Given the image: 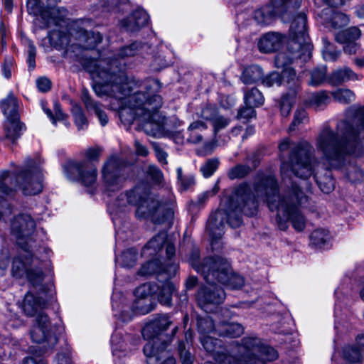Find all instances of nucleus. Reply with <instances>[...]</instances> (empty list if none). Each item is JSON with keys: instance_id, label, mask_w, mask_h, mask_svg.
<instances>
[{"instance_id": "nucleus-6", "label": "nucleus", "mask_w": 364, "mask_h": 364, "mask_svg": "<svg viewBox=\"0 0 364 364\" xmlns=\"http://www.w3.org/2000/svg\"><path fill=\"white\" fill-rule=\"evenodd\" d=\"M282 178L290 177L293 173L301 178H307L313 174L311 156L314 148L307 141H301L291 147V141L285 138L279 144Z\"/></svg>"}, {"instance_id": "nucleus-9", "label": "nucleus", "mask_w": 364, "mask_h": 364, "mask_svg": "<svg viewBox=\"0 0 364 364\" xmlns=\"http://www.w3.org/2000/svg\"><path fill=\"white\" fill-rule=\"evenodd\" d=\"M127 178L123 161L118 156L112 155L105 161L101 170V178L106 194L111 196L119 191Z\"/></svg>"}, {"instance_id": "nucleus-36", "label": "nucleus", "mask_w": 364, "mask_h": 364, "mask_svg": "<svg viewBox=\"0 0 364 364\" xmlns=\"http://www.w3.org/2000/svg\"><path fill=\"white\" fill-rule=\"evenodd\" d=\"M207 125L201 121H196L190 124L188 128V137L187 140L193 144H198L202 141V132L207 129Z\"/></svg>"}, {"instance_id": "nucleus-35", "label": "nucleus", "mask_w": 364, "mask_h": 364, "mask_svg": "<svg viewBox=\"0 0 364 364\" xmlns=\"http://www.w3.org/2000/svg\"><path fill=\"white\" fill-rule=\"evenodd\" d=\"M362 36V31L356 26L342 30L335 34V40L339 43L356 42Z\"/></svg>"}, {"instance_id": "nucleus-40", "label": "nucleus", "mask_w": 364, "mask_h": 364, "mask_svg": "<svg viewBox=\"0 0 364 364\" xmlns=\"http://www.w3.org/2000/svg\"><path fill=\"white\" fill-rule=\"evenodd\" d=\"M71 112L73 114L74 122L78 129H84L87 127L88 121L84 114L82 107L74 102H71Z\"/></svg>"}, {"instance_id": "nucleus-29", "label": "nucleus", "mask_w": 364, "mask_h": 364, "mask_svg": "<svg viewBox=\"0 0 364 364\" xmlns=\"http://www.w3.org/2000/svg\"><path fill=\"white\" fill-rule=\"evenodd\" d=\"M1 108L6 119L19 117L18 101L12 93H9L7 97L1 102Z\"/></svg>"}, {"instance_id": "nucleus-23", "label": "nucleus", "mask_w": 364, "mask_h": 364, "mask_svg": "<svg viewBox=\"0 0 364 364\" xmlns=\"http://www.w3.org/2000/svg\"><path fill=\"white\" fill-rule=\"evenodd\" d=\"M81 100L88 112H94L102 127H105L107 124L109 119L106 112L103 110L102 105L92 99L87 90L82 89Z\"/></svg>"}, {"instance_id": "nucleus-27", "label": "nucleus", "mask_w": 364, "mask_h": 364, "mask_svg": "<svg viewBox=\"0 0 364 364\" xmlns=\"http://www.w3.org/2000/svg\"><path fill=\"white\" fill-rule=\"evenodd\" d=\"M303 53L301 49H293L291 48V41L289 42L288 52L287 53H279L275 57V65L277 68H286L289 67V65L295 59H301L303 61L308 60L311 55L305 58L304 57L298 56Z\"/></svg>"}, {"instance_id": "nucleus-55", "label": "nucleus", "mask_w": 364, "mask_h": 364, "mask_svg": "<svg viewBox=\"0 0 364 364\" xmlns=\"http://www.w3.org/2000/svg\"><path fill=\"white\" fill-rule=\"evenodd\" d=\"M121 259L124 267H132L136 264L137 253L134 250H127L122 254Z\"/></svg>"}, {"instance_id": "nucleus-11", "label": "nucleus", "mask_w": 364, "mask_h": 364, "mask_svg": "<svg viewBox=\"0 0 364 364\" xmlns=\"http://www.w3.org/2000/svg\"><path fill=\"white\" fill-rule=\"evenodd\" d=\"M289 33L291 48L301 49L303 53L299 56L308 58L311 55L312 45L309 42L306 15L300 12L294 16L291 22Z\"/></svg>"}, {"instance_id": "nucleus-63", "label": "nucleus", "mask_w": 364, "mask_h": 364, "mask_svg": "<svg viewBox=\"0 0 364 364\" xmlns=\"http://www.w3.org/2000/svg\"><path fill=\"white\" fill-rule=\"evenodd\" d=\"M343 51L348 55L355 54L360 48V44L357 42L343 43Z\"/></svg>"}, {"instance_id": "nucleus-4", "label": "nucleus", "mask_w": 364, "mask_h": 364, "mask_svg": "<svg viewBox=\"0 0 364 364\" xmlns=\"http://www.w3.org/2000/svg\"><path fill=\"white\" fill-rule=\"evenodd\" d=\"M114 205L119 210L128 205L136 206L135 214L137 218H149L155 224L167 223L171 225L174 216L173 200L164 202L146 196L143 188L139 186L121 193L117 196Z\"/></svg>"}, {"instance_id": "nucleus-46", "label": "nucleus", "mask_w": 364, "mask_h": 364, "mask_svg": "<svg viewBox=\"0 0 364 364\" xmlns=\"http://www.w3.org/2000/svg\"><path fill=\"white\" fill-rule=\"evenodd\" d=\"M327 68L326 66L316 68L310 72L309 85L318 86L326 80Z\"/></svg>"}, {"instance_id": "nucleus-62", "label": "nucleus", "mask_w": 364, "mask_h": 364, "mask_svg": "<svg viewBox=\"0 0 364 364\" xmlns=\"http://www.w3.org/2000/svg\"><path fill=\"white\" fill-rule=\"evenodd\" d=\"M36 85L40 91L46 92L50 89L51 82L48 78L43 77L36 80Z\"/></svg>"}, {"instance_id": "nucleus-54", "label": "nucleus", "mask_w": 364, "mask_h": 364, "mask_svg": "<svg viewBox=\"0 0 364 364\" xmlns=\"http://www.w3.org/2000/svg\"><path fill=\"white\" fill-rule=\"evenodd\" d=\"M219 160L216 158L208 159L201 167L200 171L205 178H208L213 174L219 166Z\"/></svg>"}, {"instance_id": "nucleus-43", "label": "nucleus", "mask_w": 364, "mask_h": 364, "mask_svg": "<svg viewBox=\"0 0 364 364\" xmlns=\"http://www.w3.org/2000/svg\"><path fill=\"white\" fill-rule=\"evenodd\" d=\"M132 307L136 312L146 314L154 309V304L152 299L149 297L146 299L135 298Z\"/></svg>"}, {"instance_id": "nucleus-44", "label": "nucleus", "mask_w": 364, "mask_h": 364, "mask_svg": "<svg viewBox=\"0 0 364 364\" xmlns=\"http://www.w3.org/2000/svg\"><path fill=\"white\" fill-rule=\"evenodd\" d=\"M334 100L341 104H348L355 99V93L349 89H338L331 92Z\"/></svg>"}, {"instance_id": "nucleus-48", "label": "nucleus", "mask_w": 364, "mask_h": 364, "mask_svg": "<svg viewBox=\"0 0 364 364\" xmlns=\"http://www.w3.org/2000/svg\"><path fill=\"white\" fill-rule=\"evenodd\" d=\"M156 292V284L145 283L139 286L134 291L135 297L137 299H152V294Z\"/></svg>"}, {"instance_id": "nucleus-22", "label": "nucleus", "mask_w": 364, "mask_h": 364, "mask_svg": "<svg viewBox=\"0 0 364 364\" xmlns=\"http://www.w3.org/2000/svg\"><path fill=\"white\" fill-rule=\"evenodd\" d=\"M148 14L143 9H138L121 21V26L129 32L138 31L148 22Z\"/></svg>"}, {"instance_id": "nucleus-2", "label": "nucleus", "mask_w": 364, "mask_h": 364, "mask_svg": "<svg viewBox=\"0 0 364 364\" xmlns=\"http://www.w3.org/2000/svg\"><path fill=\"white\" fill-rule=\"evenodd\" d=\"M94 92L100 97L114 99L121 122L130 125L139 118L142 129L150 136H158L162 131V122L158 110L162 99L156 93L161 89L160 82L154 79L144 81L128 77L119 66L113 70L109 64L102 62L94 72Z\"/></svg>"}, {"instance_id": "nucleus-7", "label": "nucleus", "mask_w": 364, "mask_h": 364, "mask_svg": "<svg viewBox=\"0 0 364 364\" xmlns=\"http://www.w3.org/2000/svg\"><path fill=\"white\" fill-rule=\"evenodd\" d=\"M171 325L172 321L168 315H161L151 320L142 328L144 338L149 340L143 349L147 364H159L164 357L165 350L178 331V327L175 326L171 333H166Z\"/></svg>"}, {"instance_id": "nucleus-42", "label": "nucleus", "mask_w": 364, "mask_h": 364, "mask_svg": "<svg viewBox=\"0 0 364 364\" xmlns=\"http://www.w3.org/2000/svg\"><path fill=\"white\" fill-rule=\"evenodd\" d=\"M281 77L282 82H286L288 85H290L289 89H295L296 91H299V77L296 76L295 70L291 67H287L283 69Z\"/></svg>"}, {"instance_id": "nucleus-51", "label": "nucleus", "mask_w": 364, "mask_h": 364, "mask_svg": "<svg viewBox=\"0 0 364 364\" xmlns=\"http://www.w3.org/2000/svg\"><path fill=\"white\" fill-rule=\"evenodd\" d=\"M309 122V117L306 111L304 109H297L294 113V119L291 123L288 132H292L301 124Z\"/></svg>"}, {"instance_id": "nucleus-30", "label": "nucleus", "mask_w": 364, "mask_h": 364, "mask_svg": "<svg viewBox=\"0 0 364 364\" xmlns=\"http://www.w3.org/2000/svg\"><path fill=\"white\" fill-rule=\"evenodd\" d=\"M258 165L259 161L257 160L252 161V166L247 164H238L229 169L228 177L231 180L243 178L248 176Z\"/></svg>"}, {"instance_id": "nucleus-58", "label": "nucleus", "mask_w": 364, "mask_h": 364, "mask_svg": "<svg viewBox=\"0 0 364 364\" xmlns=\"http://www.w3.org/2000/svg\"><path fill=\"white\" fill-rule=\"evenodd\" d=\"M262 84L267 87L279 86L282 83L281 75L277 72H272L262 79Z\"/></svg>"}, {"instance_id": "nucleus-5", "label": "nucleus", "mask_w": 364, "mask_h": 364, "mask_svg": "<svg viewBox=\"0 0 364 364\" xmlns=\"http://www.w3.org/2000/svg\"><path fill=\"white\" fill-rule=\"evenodd\" d=\"M41 159H27L25 168L13 173L4 171L0 173V199L14 194L16 188L19 187L24 195H36L43 190V173Z\"/></svg>"}, {"instance_id": "nucleus-34", "label": "nucleus", "mask_w": 364, "mask_h": 364, "mask_svg": "<svg viewBox=\"0 0 364 364\" xmlns=\"http://www.w3.org/2000/svg\"><path fill=\"white\" fill-rule=\"evenodd\" d=\"M262 69L258 65H252L244 69L241 80L245 85H252L262 80Z\"/></svg>"}, {"instance_id": "nucleus-16", "label": "nucleus", "mask_w": 364, "mask_h": 364, "mask_svg": "<svg viewBox=\"0 0 364 364\" xmlns=\"http://www.w3.org/2000/svg\"><path fill=\"white\" fill-rule=\"evenodd\" d=\"M138 50V44L134 43L130 46H127L122 47L117 54V57L114 58H108V59H100L92 63L88 67V70L91 73L92 78L94 79V72L95 70L98 69L100 64L102 62H105L109 64L110 67L114 70L116 65L119 66V68L126 74V73L122 69V63L121 60L124 59L126 57L133 56L134 55Z\"/></svg>"}, {"instance_id": "nucleus-61", "label": "nucleus", "mask_w": 364, "mask_h": 364, "mask_svg": "<svg viewBox=\"0 0 364 364\" xmlns=\"http://www.w3.org/2000/svg\"><path fill=\"white\" fill-rule=\"evenodd\" d=\"M147 172L155 183H160L161 182L163 173L159 168L155 166H149Z\"/></svg>"}, {"instance_id": "nucleus-41", "label": "nucleus", "mask_w": 364, "mask_h": 364, "mask_svg": "<svg viewBox=\"0 0 364 364\" xmlns=\"http://www.w3.org/2000/svg\"><path fill=\"white\" fill-rule=\"evenodd\" d=\"M245 104L259 107L263 105L264 98L262 92L256 87L245 90Z\"/></svg>"}, {"instance_id": "nucleus-19", "label": "nucleus", "mask_w": 364, "mask_h": 364, "mask_svg": "<svg viewBox=\"0 0 364 364\" xmlns=\"http://www.w3.org/2000/svg\"><path fill=\"white\" fill-rule=\"evenodd\" d=\"M138 338L133 339L129 334L124 336L121 332H114L111 338L113 355L118 358L127 355L132 350V346H136Z\"/></svg>"}, {"instance_id": "nucleus-52", "label": "nucleus", "mask_w": 364, "mask_h": 364, "mask_svg": "<svg viewBox=\"0 0 364 364\" xmlns=\"http://www.w3.org/2000/svg\"><path fill=\"white\" fill-rule=\"evenodd\" d=\"M324 48L323 50V56L325 60L335 61L336 60L341 52L337 50L333 44H331L326 38H323Z\"/></svg>"}, {"instance_id": "nucleus-1", "label": "nucleus", "mask_w": 364, "mask_h": 364, "mask_svg": "<svg viewBox=\"0 0 364 364\" xmlns=\"http://www.w3.org/2000/svg\"><path fill=\"white\" fill-rule=\"evenodd\" d=\"M278 183L272 173H259L254 181V193L247 183L235 187L231 194L222 199L224 209L212 214L208 220L206 230L213 247L223 235L225 224L236 228L242 223L241 214L252 216L257 213L258 200L267 202L271 211H277L276 222L281 230H287L290 221L293 228L301 232L306 228V219L297 208L307 200L301 190L293 185L292 196H280Z\"/></svg>"}, {"instance_id": "nucleus-56", "label": "nucleus", "mask_w": 364, "mask_h": 364, "mask_svg": "<svg viewBox=\"0 0 364 364\" xmlns=\"http://www.w3.org/2000/svg\"><path fill=\"white\" fill-rule=\"evenodd\" d=\"M178 352L182 364H192L193 362V356L191 353L186 350L183 341H179L178 343Z\"/></svg>"}, {"instance_id": "nucleus-15", "label": "nucleus", "mask_w": 364, "mask_h": 364, "mask_svg": "<svg viewBox=\"0 0 364 364\" xmlns=\"http://www.w3.org/2000/svg\"><path fill=\"white\" fill-rule=\"evenodd\" d=\"M43 0H28L27 9L28 11L41 18L44 27H49L51 24H58V20L63 17L59 8L48 4L46 8H43Z\"/></svg>"}, {"instance_id": "nucleus-45", "label": "nucleus", "mask_w": 364, "mask_h": 364, "mask_svg": "<svg viewBox=\"0 0 364 364\" xmlns=\"http://www.w3.org/2000/svg\"><path fill=\"white\" fill-rule=\"evenodd\" d=\"M54 111L55 114H53L50 109H44V112L53 124H56L58 121H60L63 122L66 127H68L70 123L68 122V115L63 112L58 103L54 105Z\"/></svg>"}, {"instance_id": "nucleus-28", "label": "nucleus", "mask_w": 364, "mask_h": 364, "mask_svg": "<svg viewBox=\"0 0 364 364\" xmlns=\"http://www.w3.org/2000/svg\"><path fill=\"white\" fill-rule=\"evenodd\" d=\"M26 130L25 125L17 119H6L4 124V131L6 137L11 140L13 143L15 142Z\"/></svg>"}, {"instance_id": "nucleus-3", "label": "nucleus", "mask_w": 364, "mask_h": 364, "mask_svg": "<svg viewBox=\"0 0 364 364\" xmlns=\"http://www.w3.org/2000/svg\"><path fill=\"white\" fill-rule=\"evenodd\" d=\"M51 284H43L40 282L33 286V290L29 291L24 296L22 309L28 316H36L31 330V337L33 342L44 343L46 348H53L58 343V338L53 331L50 321L43 311L47 306V294L52 291Z\"/></svg>"}, {"instance_id": "nucleus-21", "label": "nucleus", "mask_w": 364, "mask_h": 364, "mask_svg": "<svg viewBox=\"0 0 364 364\" xmlns=\"http://www.w3.org/2000/svg\"><path fill=\"white\" fill-rule=\"evenodd\" d=\"M178 266L174 262H169L165 267H161L159 265V261L151 260L144 264L141 269L140 274L141 275H149L151 274H166V279L168 280L169 278L176 275Z\"/></svg>"}, {"instance_id": "nucleus-53", "label": "nucleus", "mask_w": 364, "mask_h": 364, "mask_svg": "<svg viewBox=\"0 0 364 364\" xmlns=\"http://www.w3.org/2000/svg\"><path fill=\"white\" fill-rule=\"evenodd\" d=\"M177 178L180 184L181 189L186 191L195 184V178L192 175H183V171L181 167L176 169Z\"/></svg>"}, {"instance_id": "nucleus-31", "label": "nucleus", "mask_w": 364, "mask_h": 364, "mask_svg": "<svg viewBox=\"0 0 364 364\" xmlns=\"http://www.w3.org/2000/svg\"><path fill=\"white\" fill-rule=\"evenodd\" d=\"M298 91L295 89H289L288 92L281 97L279 102L282 116H289L294 105L296 102Z\"/></svg>"}, {"instance_id": "nucleus-59", "label": "nucleus", "mask_w": 364, "mask_h": 364, "mask_svg": "<svg viewBox=\"0 0 364 364\" xmlns=\"http://www.w3.org/2000/svg\"><path fill=\"white\" fill-rule=\"evenodd\" d=\"M255 106L253 105H245V107L241 108L237 114V117L239 119H249L250 118H252L255 117V110L254 109V107Z\"/></svg>"}, {"instance_id": "nucleus-25", "label": "nucleus", "mask_w": 364, "mask_h": 364, "mask_svg": "<svg viewBox=\"0 0 364 364\" xmlns=\"http://www.w3.org/2000/svg\"><path fill=\"white\" fill-rule=\"evenodd\" d=\"M362 75L356 74L351 68L344 67L334 70L328 77V82L334 86L346 82L360 80Z\"/></svg>"}, {"instance_id": "nucleus-64", "label": "nucleus", "mask_w": 364, "mask_h": 364, "mask_svg": "<svg viewBox=\"0 0 364 364\" xmlns=\"http://www.w3.org/2000/svg\"><path fill=\"white\" fill-rule=\"evenodd\" d=\"M200 115L204 119L212 121L216 115V110L213 107L207 106L202 109Z\"/></svg>"}, {"instance_id": "nucleus-33", "label": "nucleus", "mask_w": 364, "mask_h": 364, "mask_svg": "<svg viewBox=\"0 0 364 364\" xmlns=\"http://www.w3.org/2000/svg\"><path fill=\"white\" fill-rule=\"evenodd\" d=\"M216 332L220 336L236 338L240 336L243 332V327L237 323H225L218 325Z\"/></svg>"}, {"instance_id": "nucleus-24", "label": "nucleus", "mask_w": 364, "mask_h": 364, "mask_svg": "<svg viewBox=\"0 0 364 364\" xmlns=\"http://www.w3.org/2000/svg\"><path fill=\"white\" fill-rule=\"evenodd\" d=\"M284 36L276 32H269L264 35L258 42L261 52L270 53L277 50L282 45Z\"/></svg>"}, {"instance_id": "nucleus-39", "label": "nucleus", "mask_w": 364, "mask_h": 364, "mask_svg": "<svg viewBox=\"0 0 364 364\" xmlns=\"http://www.w3.org/2000/svg\"><path fill=\"white\" fill-rule=\"evenodd\" d=\"M314 178L321 191L324 193H329L334 189L335 181L332 177L331 171H326L323 176L316 173Z\"/></svg>"}, {"instance_id": "nucleus-26", "label": "nucleus", "mask_w": 364, "mask_h": 364, "mask_svg": "<svg viewBox=\"0 0 364 364\" xmlns=\"http://www.w3.org/2000/svg\"><path fill=\"white\" fill-rule=\"evenodd\" d=\"M77 40V45L83 49H92L102 40L99 32L87 31L80 29L75 37Z\"/></svg>"}, {"instance_id": "nucleus-14", "label": "nucleus", "mask_w": 364, "mask_h": 364, "mask_svg": "<svg viewBox=\"0 0 364 364\" xmlns=\"http://www.w3.org/2000/svg\"><path fill=\"white\" fill-rule=\"evenodd\" d=\"M36 223L28 215L21 214L14 218L11 222V233L16 237L18 245L21 249L27 250L34 240L32 234Z\"/></svg>"}, {"instance_id": "nucleus-32", "label": "nucleus", "mask_w": 364, "mask_h": 364, "mask_svg": "<svg viewBox=\"0 0 364 364\" xmlns=\"http://www.w3.org/2000/svg\"><path fill=\"white\" fill-rule=\"evenodd\" d=\"M48 36L50 44L57 49L67 48L71 42L70 35L60 30L50 31Z\"/></svg>"}, {"instance_id": "nucleus-38", "label": "nucleus", "mask_w": 364, "mask_h": 364, "mask_svg": "<svg viewBox=\"0 0 364 364\" xmlns=\"http://www.w3.org/2000/svg\"><path fill=\"white\" fill-rule=\"evenodd\" d=\"M158 289L159 290L158 293L159 302L163 305L170 306L174 291L173 284L169 280H166L161 285H156V290Z\"/></svg>"}, {"instance_id": "nucleus-57", "label": "nucleus", "mask_w": 364, "mask_h": 364, "mask_svg": "<svg viewBox=\"0 0 364 364\" xmlns=\"http://www.w3.org/2000/svg\"><path fill=\"white\" fill-rule=\"evenodd\" d=\"M200 343L206 351L211 353L213 352L216 346L219 345L220 341L212 336L204 335L200 337Z\"/></svg>"}, {"instance_id": "nucleus-60", "label": "nucleus", "mask_w": 364, "mask_h": 364, "mask_svg": "<svg viewBox=\"0 0 364 364\" xmlns=\"http://www.w3.org/2000/svg\"><path fill=\"white\" fill-rule=\"evenodd\" d=\"M213 122V125L214 127L215 132L220 131L222 129H224L230 124V120L223 116L215 115V117L211 121Z\"/></svg>"}, {"instance_id": "nucleus-49", "label": "nucleus", "mask_w": 364, "mask_h": 364, "mask_svg": "<svg viewBox=\"0 0 364 364\" xmlns=\"http://www.w3.org/2000/svg\"><path fill=\"white\" fill-rule=\"evenodd\" d=\"M361 352L356 345L346 346L343 349V357L349 363H358L362 359Z\"/></svg>"}, {"instance_id": "nucleus-8", "label": "nucleus", "mask_w": 364, "mask_h": 364, "mask_svg": "<svg viewBox=\"0 0 364 364\" xmlns=\"http://www.w3.org/2000/svg\"><path fill=\"white\" fill-rule=\"evenodd\" d=\"M199 258L198 251L193 253L191 259L192 267L200 273L207 283L222 284L230 289H237L245 283L243 277L232 272L229 261L220 256L206 257L201 263L197 259Z\"/></svg>"}, {"instance_id": "nucleus-20", "label": "nucleus", "mask_w": 364, "mask_h": 364, "mask_svg": "<svg viewBox=\"0 0 364 364\" xmlns=\"http://www.w3.org/2000/svg\"><path fill=\"white\" fill-rule=\"evenodd\" d=\"M208 284L210 287L201 288L197 294V299L199 303L215 304L222 303L225 298L224 290L221 287L216 286V284Z\"/></svg>"}, {"instance_id": "nucleus-37", "label": "nucleus", "mask_w": 364, "mask_h": 364, "mask_svg": "<svg viewBox=\"0 0 364 364\" xmlns=\"http://www.w3.org/2000/svg\"><path fill=\"white\" fill-rule=\"evenodd\" d=\"M331 102V97L324 90L314 92L309 99V103L316 110L323 109Z\"/></svg>"}, {"instance_id": "nucleus-12", "label": "nucleus", "mask_w": 364, "mask_h": 364, "mask_svg": "<svg viewBox=\"0 0 364 364\" xmlns=\"http://www.w3.org/2000/svg\"><path fill=\"white\" fill-rule=\"evenodd\" d=\"M27 246V250L22 249L25 254H19L13 259L11 264V274L16 278L26 277L32 286H37L43 280V273L38 268L31 269L30 265L32 261L31 247Z\"/></svg>"}, {"instance_id": "nucleus-47", "label": "nucleus", "mask_w": 364, "mask_h": 364, "mask_svg": "<svg viewBox=\"0 0 364 364\" xmlns=\"http://www.w3.org/2000/svg\"><path fill=\"white\" fill-rule=\"evenodd\" d=\"M328 239V232L323 229L315 230L310 236L312 245L318 248L323 247Z\"/></svg>"}, {"instance_id": "nucleus-13", "label": "nucleus", "mask_w": 364, "mask_h": 364, "mask_svg": "<svg viewBox=\"0 0 364 364\" xmlns=\"http://www.w3.org/2000/svg\"><path fill=\"white\" fill-rule=\"evenodd\" d=\"M64 172L70 180H77L90 186L97 181V168L88 161H68L64 166Z\"/></svg>"}, {"instance_id": "nucleus-18", "label": "nucleus", "mask_w": 364, "mask_h": 364, "mask_svg": "<svg viewBox=\"0 0 364 364\" xmlns=\"http://www.w3.org/2000/svg\"><path fill=\"white\" fill-rule=\"evenodd\" d=\"M138 338L133 339L129 334L124 336L121 332H114L111 338L113 355L118 358L127 355L132 350V346H136Z\"/></svg>"}, {"instance_id": "nucleus-10", "label": "nucleus", "mask_w": 364, "mask_h": 364, "mask_svg": "<svg viewBox=\"0 0 364 364\" xmlns=\"http://www.w3.org/2000/svg\"><path fill=\"white\" fill-rule=\"evenodd\" d=\"M301 4V0H272L270 4L255 11L254 18L259 25H269L277 16L285 20Z\"/></svg>"}, {"instance_id": "nucleus-17", "label": "nucleus", "mask_w": 364, "mask_h": 364, "mask_svg": "<svg viewBox=\"0 0 364 364\" xmlns=\"http://www.w3.org/2000/svg\"><path fill=\"white\" fill-rule=\"evenodd\" d=\"M163 247H166V257L171 259L175 255V246L173 243L168 239L166 232H161L157 235L151 238L144 247V253L151 250L149 255L157 254Z\"/></svg>"}, {"instance_id": "nucleus-50", "label": "nucleus", "mask_w": 364, "mask_h": 364, "mask_svg": "<svg viewBox=\"0 0 364 364\" xmlns=\"http://www.w3.org/2000/svg\"><path fill=\"white\" fill-rule=\"evenodd\" d=\"M197 323L198 331L202 336L216 331L217 327H215L213 320L210 316L199 318Z\"/></svg>"}]
</instances>
